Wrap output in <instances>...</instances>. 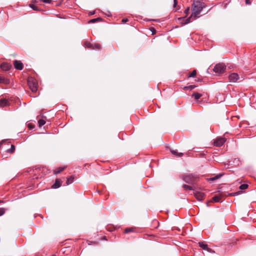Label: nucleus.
Instances as JSON below:
<instances>
[{
  "label": "nucleus",
  "instance_id": "f257e3e1",
  "mask_svg": "<svg viewBox=\"0 0 256 256\" xmlns=\"http://www.w3.org/2000/svg\"><path fill=\"white\" fill-rule=\"evenodd\" d=\"M206 6L204 2L200 0H194L192 6V13L190 16L186 19L184 18L180 17L178 20L182 24H189L192 21L200 17V13Z\"/></svg>",
  "mask_w": 256,
  "mask_h": 256
},
{
  "label": "nucleus",
  "instance_id": "f03ea898",
  "mask_svg": "<svg viewBox=\"0 0 256 256\" xmlns=\"http://www.w3.org/2000/svg\"><path fill=\"white\" fill-rule=\"evenodd\" d=\"M183 180L186 183L194 184L196 181V178L192 174L184 176Z\"/></svg>",
  "mask_w": 256,
  "mask_h": 256
},
{
  "label": "nucleus",
  "instance_id": "7ed1b4c3",
  "mask_svg": "<svg viewBox=\"0 0 256 256\" xmlns=\"http://www.w3.org/2000/svg\"><path fill=\"white\" fill-rule=\"evenodd\" d=\"M213 70L216 73H223L226 70V66L223 63L218 64L214 66Z\"/></svg>",
  "mask_w": 256,
  "mask_h": 256
},
{
  "label": "nucleus",
  "instance_id": "20e7f679",
  "mask_svg": "<svg viewBox=\"0 0 256 256\" xmlns=\"http://www.w3.org/2000/svg\"><path fill=\"white\" fill-rule=\"evenodd\" d=\"M28 85L33 92H36L37 90L38 83L36 82L35 80L30 78L28 80Z\"/></svg>",
  "mask_w": 256,
  "mask_h": 256
},
{
  "label": "nucleus",
  "instance_id": "39448f33",
  "mask_svg": "<svg viewBox=\"0 0 256 256\" xmlns=\"http://www.w3.org/2000/svg\"><path fill=\"white\" fill-rule=\"evenodd\" d=\"M226 139L223 137H220L216 138L214 142V146H221L226 142Z\"/></svg>",
  "mask_w": 256,
  "mask_h": 256
},
{
  "label": "nucleus",
  "instance_id": "423d86ee",
  "mask_svg": "<svg viewBox=\"0 0 256 256\" xmlns=\"http://www.w3.org/2000/svg\"><path fill=\"white\" fill-rule=\"evenodd\" d=\"M230 82H236L239 79V76L236 73H232L228 76Z\"/></svg>",
  "mask_w": 256,
  "mask_h": 256
},
{
  "label": "nucleus",
  "instance_id": "0eeeda50",
  "mask_svg": "<svg viewBox=\"0 0 256 256\" xmlns=\"http://www.w3.org/2000/svg\"><path fill=\"white\" fill-rule=\"evenodd\" d=\"M194 196L198 200L201 201L204 196V194L200 192H194Z\"/></svg>",
  "mask_w": 256,
  "mask_h": 256
},
{
  "label": "nucleus",
  "instance_id": "6e6552de",
  "mask_svg": "<svg viewBox=\"0 0 256 256\" xmlns=\"http://www.w3.org/2000/svg\"><path fill=\"white\" fill-rule=\"evenodd\" d=\"M14 64L16 68L22 70L23 68V64L19 60H14Z\"/></svg>",
  "mask_w": 256,
  "mask_h": 256
},
{
  "label": "nucleus",
  "instance_id": "1a4fd4ad",
  "mask_svg": "<svg viewBox=\"0 0 256 256\" xmlns=\"http://www.w3.org/2000/svg\"><path fill=\"white\" fill-rule=\"evenodd\" d=\"M9 105V102L6 98H0V108H2Z\"/></svg>",
  "mask_w": 256,
  "mask_h": 256
},
{
  "label": "nucleus",
  "instance_id": "9d476101",
  "mask_svg": "<svg viewBox=\"0 0 256 256\" xmlns=\"http://www.w3.org/2000/svg\"><path fill=\"white\" fill-rule=\"evenodd\" d=\"M11 65L8 63L4 62L1 64L0 68L4 70H8L11 68Z\"/></svg>",
  "mask_w": 256,
  "mask_h": 256
},
{
  "label": "nucleus",
  "instance_id": "9b49d317",
  "mask_svg": "<svg viewBox=\"0 0 256 256\" xmlns=\"http://www.w3.org/2000/svg\"><path fill=\"white\" fill-rule=\"evenodd\" d=\"M62 185V182L60 179H56L55 183L52 186L53 188H60Z\"/></svg>",
  "mask_w": 256,
  "mask_h": 256
},
{
  "label": "nucleus",
  "instance_id": "f8f14e48",
  "mask_svg": "<svg viewBox=\"0 0 256 256\" xmlns=\"http://www.w3.org/2000/svg\"><path fill=\"white\" fill-rule=\"evenodd\" d=\"M222 201V196H220L216 195L214 196L212 200H210L212 202H218Z\"/></svg>",
  "mask_w": 256,
  "mask_h": 256
},
{
  "label": "nucleus",
  "instance_id": "ddd939ff",
  "mask_svg": "<svg viewBox=\"0 0 256 256\" xmlns=\"http://www.w3.org/2000/svg\"><path fill=\"white\" fill-rule=\"evenodd\" d=\"M74 180V176H70V177L67 178L66 184L67 186L72 184Z\"/></svg>",
  "mask_w": 256,
  "mask_h": 256
},
{
  "label": "nucleus",
  "instance_id": "4468645a",
  "mask_svg": "<svg viewBox=\"0 0 256 256\" xmlns=\"http://www.w3.org/2000/svg\"><path fill=\"white\" fill-rule=\"evenodd\" d=\"M170 152L173 154H174L178 157H180L183 156V153L178 152L176 150H171Z\"/></svg>",
  "mask_w": 256,
  "mask_h": 256
},
{
  "label": "nucleus",
  "instance_id": "2eb2a0df",
  "mask_svg": "<svg viewBox=\"0 0 256 256\" xmlns=\"http://www.w3.org/2000/svg\"><path fill=\"white\" fill-rule=\"evenodd\" d=\"M84 46L86 47V48H90L91 49H92V50H94V48L93 46V44H92L90 42H86L84 43Z\"/></svg>",
  "mask_w": 256,
  "mask_h": 256
},
{
  "label": "nucleus",
  "instance_id": "dca6fc26",
  "mask_svg": "<svg viewBox=\"0 0 256 256\" xmlns=\"http://www.w3.org/2000/svg\"><path fill=\"white\" fill-rule=\"evenodd\" d=\"M199 246L203 250H206L208 248V246L206 244H204L203 242H198Z\"/></svg>",
  "mask_w": 256,
  "mask_h": 256
},
{
  "label": "nucleus",
  "instance_id": "f3484780",
  "mask_svg": "<svg viewBox=\"0 0 256 256\" xmlns=\"http://www.w3.org/2000/svg\"><path fill=\"white\" fill-rule=\"evenodd\" d=\"M183 188H184V189L186 190H194V186H188V185H186V184H184L183 185Z\"/></svg>",
  "mask_w": 256,
  "mask_h": 256
},
{
  "label": "nucleus",
  "instance_id": "a211bd4d",
  "mask_svg": "<svg viewBox=\"0 0 256 256\" xmlns=\"http://www.w3.org/2000/svg\"><path fill=\"white\" fill-rule=\"evenodd\" d=\"M65 168L66 167L64 166V167H60V168H57L56 169L54 170V174H59V173L61 172L64 170Z\"/></svg>",
  "mask_w": 256,
  "mask_h": 256
},
{
  "label": "nucleus",
  "instance_id": "6ab92c4d",
  "mask_svg": "<svg viewBox=\"0 0 256 256\" xmlns=\"http://www.w3.org/2000/svg\"><path fill=\"white\" fill-rule=\"evenodd\" d=\"M196 87V86L194 85H190V86H184V90H192Z\"/></svg>",
  "mask_w": 256,
  "mask_h": 256
},
{
  "label": "nucleus",
  "instance_id": "aec40b11",
  "mask_svg": "<svg viewBox=\"0 0 256 256\" xmlns=\"http://www.w3.org/2000/svg\"><path fill=\"white\" fill-rule=\"evenodd\" d=\"M192 96H194L196 100H198L202 96V94L197 92H195L193 94Z\"/></svg>",
  "mask_w": 256,
  "mask_h": 256
},
{
  "label": "nucleus",
  "instance_id": "412c9836",
  "mask_svg": "<svg viewBox=\"0 0 256 256\" xmlns=\"http://www.w3.org/2000/svg\"><path fill=\"white\" fill-rule=\"evenodd\" d=\"M8 82V80L4 78L3 76H0V83L7 84Z\"/></svg>",
  "mask_w": 256,
  "mask_h": 256
},
{
  "label": "nucleus",
  "instance_id": "4be33fe9",
  "mask_svg": "<svg viewBox=\"0 0 256 256\" xmlns=\"http://www.w3.org/2000/svg\"><path fill=\"white\" fill-rule=\"evenodd\" d=\"M177 4H178L177 0H174L173 8H176V10H179L180 8V6H177Z\"/></svg>",
  "mask_w": 256,
  "mask_h": 256
},
{
  "label": "nucleus",
  "instance_id": "5701e85b",
  "mask_svg": "<svg viewBox=\"0 0 256 256\" xmlns=\"http://www.w3.org/2000/svg\"><path fill=\"white\" fill-rule=\"evenodd\" d=\"M38 123L40 126H44L46 124V122L43 119H40L38 121Z\"/></svg>",
  "mask_w": 256,
  "mask_h": 256
},
{
  "label": "nucleus",
  "instance_id": "b1692460",
  "mask_svg": "<svg viewBox=\"0 0 256 256\" xmlns=\"http://www.w3.org/2000/svg\"><path fill=\"white\" fill-rule=\"evenodd\" d=\"M248 187L247 184H242L240 186V188L242 190H246Z\"/></svg>",
  "mask_w": 256,
  "mask_h": 256
},
{
  "label": "nucleus",
  "instance_id": "393cba45",
  "mask_svg": "<svg viewBox=\"0 0 256 256\" xmlns=\"http://www.w3.org/2000/svg\"><path fill=\"white\" fill-rule=\"evenodd\" d=\"M14 150H15V146L14 145L12 144V145H11L10 148L7 150V152H14Z\"/></svg>",
  "mask_w": 256,
  "mask_h": 256
},
{
  "label": "nucleus",
  "instance_id": "a878e982",
  "mask_svg": "<svg viewBox=\"0 0 256 256\" xmlns=\"http://www.w3.org/2000/svg\"><path fill=\"white\" fill-rule=\"evenodd\" d=\"M102 20L101 18H94V19H92L90 20V22H92V23H94V22H98V21H100Z\"/></svg>",
  "mask_w": 256,
  "mask_h": 256
},
{
  "label": "nucleus",
  "instance_id": "bb28decb",
  "mask_svg": "<svg viewBox=\"0 0 256 256\" xmlns=\"http://www.w3.org/2000/svg\"><path fill=\"white\" fill-rule=\"evenodd\" d=\"M93 46L94 48V50H100V45L99 44H95L94 45H93Z\"/></svg>",
  "mask_w": 256,
  "mask_h": 256
},
{
  "label": "nucleus",
  "instance_id": "cd10ccee",
  "mask_svg": "<svg viewBox=\"0 0 256 256\" xmlns=\"http://www.w3.org/2000/svg\"><path fill=\"white\" fill-rule=\"evenodd\" d=\"M196 70H194L190 74L189 76L190 77H194L196 75Z\"/></svg>",
  "mask_w": 256,
  "mask_h": 256
},
{
  "label": "nucleus",
  "instance_id": "c85d7f7f",
  "mask_svg": "<svg viewBox=\"0 0 256 256\" xmlns=\"http://www.w3.org/2000/svg\"><path fill=\"white\" fill-rule=\"evenodd\" d=\"M132 229L133 228H126L125 229L124 232L126 233H128L129 232H132Z\"/></svg>",
  "mask_w": 256,
  "mask_h": 256
},
{
  "label": "nucleus",
  "instance_id": "c756f323",
  "mask_svg": "<svg viewBox=\"0 0 256 256\" xmlns=\"http://www.w3.org/2000/svg\"><path fill=\"white\" fill-rule=\"evenodd\" d=\"M5 212V210L4 208H0V216L3 215Z\"/></svg>",
  "mask_w": 256,
  "mask_h": 256
},
{
  "label": "nucleus",
  "instance_id": "7c9ffc66",
  "mask_svg": "<svg viewBox=\"0 0 256 256\" xmlns=\"http://www.w3.org/2000/svg\"><path fill=\"white\" fill-rule=\"evenodd\" d=\"M190 7H188L184 11V12L186 14H188L190 12Z\"/></svg>",
  "mask_w": 256,
  "mask_h": 256
},
{
  "label": "nucleus",
  "instance_id": "2f4dec72",
  "mask_svg": "<svg viewBox=\"0 0 256 256\" xmlns=\"http://www.w3.org/2000/svg\"><path fill=\"white\" fill-rule=\"evenodd\" d=\"M208 252H212V253H214V252L210 248H209L208 247V248L206 249V250Z\"/></svg>",
  "mask_w": 256,
  "mask_h": 256
},
{
  "label": "nucleus",
  "instance_id": "473e14b6",
  "mask_svg": "<svg viewBox=\"0 0 256 256\" xmlns=\"http://www.w3.org/2000/svg\"><path fill=\"white\" fill-rule=\"evenodd\" d=\"M220 175L216 176L212 178V180H216L217 178H218L220 177Z\"/></svg>",
  "mask_w": 256,
  "mask_h": 256
},
{
  "label": "nucleus",
  "instance_id": "72a5a7b5",
  "mask_svg": "<svg viewBox=\"0 0 256 256\" xmlns=\"http://www.w3.org/2000/svg\"><path fill=\"white\" fill-rule=\"evenodd\" d=\"M43 2L46 3H50L51 2V0H42Z\"/></svg>",
  "mask_w": 256,
  "mask_h": 256
},
{
  "label": "nucleus",
  "instance_id": "f704fd0d",
  "mask_svg": "<svg viewBox=\"0 0 256 256\" xmlns=\"http://www.w3.org/2000/svg\"><path fill=\"white\" fill-rule=\"evenodd\" d=\"M128 19L127 18H124L122 20V22H128Z\"/></svg>",
  "mask_w": 256,
  "mask_h": 256
},
{
  "label": "nucleus",
  "instance_id": "c9c22d12",
  "mask_svg": "<svg viewBox=\"0 0 256 256\" xmlns=\"http://www.w3.org/2000/svg\"><path fill=\"white\" fill-rule=\"evenodd\" d=\"M246 3L247 4H250V2L249 1V0H246Z\"/></svg>",
  "mask_w": 256,
  "mask_h": 256
},
{
  "label": "nucleus",
  "instance_id": "e433bc0d",
  "mask_svg": "<svg viewBox=\"0 0 256 256\" xmlns=\"http://www.w3.org/2000/svg\"><path fill=\"white\" fill-rule=\"evenodd\" d=\"M30 7L32 8L34 10H37V8L36 7V6H30Z\"/></svg>",
  "mask_w": 256,
  "mask_h": 256
},
{
  "label": "nucleus",
  "instance_id": "4c0bfd02",
  "mask_svg": "<svg viewBox=\"0 0 256 256\" xmlns=\"http://www.w3.org/2000/svg\"><path fill=\"white\" fill-rule=\"evenodd\" d=\"M108 230L109 231H112V230H112V228L111 229V228H108Z\"/></svg>",
  "mask_w": 256,
  "mask_h": 256
},
{
  "label": "nucleus",
  "instance_id": "58836bf2",
  "mask_svg": "<svg viewBox=\"0 0 256 256\" xmlns=\"http://www.w3.org/2000/svg\"><path fill=\"white\" fill-rule=\"evenodd\" d=\"M94 14V12H90V14H91V15H92V14Z\"/></svg>",
  "mask_w": 256,
  "mask_h": 256
},
{
  "label": "nucleus",
  "instance_id": "ea45409f",
  "mask_svg": "<svg viewBox=\"0 0 256 256\" xmlns=\"http://www.w3.org/2000/svg\"><path fill=\"white\" fill-rule=\"evenodd\" d=\"M55 256V255H54V256Z\"/></svg>",
  "mask_w": 256,
  "mask_h": 256
},
{
  "label": "nucleus",
  "instance_id": "a19ab883",
  "mask_svg": "<svg viewBox=\"0 0 256 256\" xmlns=\"http://www.w3.org/2000/svg\"><path fill=\"white\" fill-rule=\"evenodd\" d=\"M0 202H1V201H0Z\"/></svg>",
  "mask_w": 256,
  "mask_h": 256
}]
</instances>
